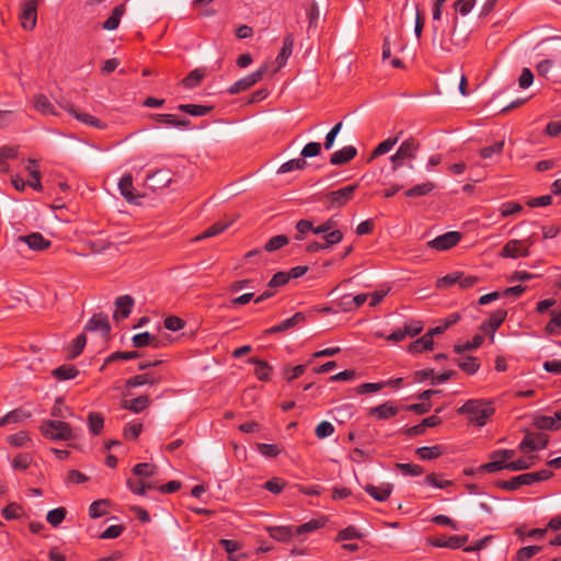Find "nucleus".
Here are the masks:
<instances>
[{
    "label": "nucleus",
    "instance_id": "6e6d98bb",
    "mask_svg": "<svg viewBox=\"0 0 561 561\" xmlns=\"http://www.w3.org/2000/svg\"><path fill=\"white\" fill-rule=\"evenodd\" d=\"M503 147H504V141L503 140L495 141L491 146L483 147L480 150V157L482 159H490L494 154H501L502 151H503Z\"/></svg>",
    "mask_w": 561,
    "mask_h": 561
},
{
    "label": "nucleus",
    "instance_id": "79ce46f5",
    "mask_svg": "<svg viewBox=\"0 0 561 561\" xmlns=\"http://www.w3.org/2000/svg\"><path fill=\"white\" fill-rule=\"evenodd\" d=\"M307 167V161L304 158L291 159L285 163H283L277 173L284 174L295 170H304Z\"/></svg>",
    "mask_w": 561,
    "mask_h": 561
},
{
    "label": "nucleus",
    "instance_id": "aec40b11",
    "mask_svg": "<svg viewBox=\"0 0 561 561\" xmlns=\"http://www.w3.org/2000/svg\"><path fill=\"white\" fill-rule=\"evenodd\" d=\"M171 171L169 169H160L147 176L148 186L152 190H160L171 183Z\"/></svg>",
    "mask_w": 561,
    "mask_h": 561
},
{
    "label": "nucleus",
    "instance_id": "6e6552de",
    "mask_svg": "<svg viewBox=\"0 0 561 561\" xmlns=\"http://www.w3.org/2000/svg\"><path fill=\"white\" fill-rule=\"evenodd\" d=\"M462 234L458 231H448L444 234L436 237L435 239L427 242V245L431 249H435L437 251H446L459 243Z\"/></svg>",
    "mask_w": 561,
    "mask_h": 561
},
{
    "label": "nucleus",
    "instance_id": "603ef678",
    "mask_svg": "<svg viewBox=\"0 0 561 561\" xmlns=\"http://www.w3.org/2000/svg\"><path fill=\"white\" fill-rule=\"evenodd\" d=\"M458 366L467 374L473 375L480 367L479 359L477 357L468 356L461 358L458 362Z\"/></svg>",
    "mask_w": 561,
    "mask_h": 561
},
{
    "label": "nucleus",
    "instance_id": "72a5a7b5",
    "mask_svg": "<svg viewBox=\"0 0 561 561\" xmlns=\"http://www.w3.org/2000/svg\"><path fill=\"white\" fill-rule=\"evenodd\" d=\"M178 110L192 116H205L213 111V106L202 104H180Z\"/></svg>",
    "mask_w": 561,
    "mask_h": 561
},
{
    "label": "nucleus",
    "instance_id": "f8f14e48",
    "mask_svg": "<svg viewBox=\"0 0 561 561\" xmlns=\"http://www.w3.org/2000/svg\"><path fill=\"white\" fill-rule=\"evenodd\" d=\"M84 330L90 332L100 331L102 336L107 337L111 333V324L107 316L104 313L93 314L87 322Z\"/></svg>",
    "mask_w": 561,
    "mask_h": 561
},
{
    "label": "nucleus",
    "instance_id": "37998d69",
    "mask_svg": "<svg viewBox=\"0 0 561 561\" xmlns=\"http://www.w3.org/2000/svg\"><path fill=\"white\" fill-rule=\"evenodd\" d=\"M110 502L107 500H98L90 504L89 515L91 518H99L107 513V506Z\"/></svg>",
    "mask_w": 561,
    "mask_h": 561
},
{
    "label": "nucleus",
    "instance_id": "338daca9",
    "mask_svg": "<svg viewBox=\"0 0 561 561\" xmlns=\"http://www.w3.org/2000/svg\"><path fill=\"white\" fill-rule=\"evenodd\" d=\"M23 512L22 506L16 503H10L2 510V515L5 519H18Z\"/></svg>",
    "mask_w": 561,
    "mask_h": 561
},
{
    "label": "nucleus",
    "instance_id": "bf43d9fd",
    "mask_svg": "<svg viewBox=\"0 0 561 561\" xmlns=\"http://www.w3.org/2000/svg\"><path fill=\"white\" fill-rule=\"evenodd\" d=\"M324 248L328 250L332 245L340 243L343 240V233L339 229H332L323 234Z\"/></svg>",
    "mask_w": 561,
    "mask_h": 561
},
{
    "label": "nucleus",
    "instance_id": "49530a36",
    "mask_svg": "<svg viewBox=\"0 0 561 561\" xmlns=\"http://www.w3.org/2000/svg\"><path fill=\"white\" fill-rule=\"evenodd\" d=\"M363 534L355 527V526H348L344 529H341L335 540L336 541H346V540H353V539H362Z\"/></svg>",
    "mask_w": 561,
    "mask_h": 561
},
{
    "label": "nucleus",
    "instance_id": "052dcab7",
    "mask_svg": "<svg viewBox=\"0 0 561 561\" xmlns=\"http://www.w3.org/2000/svg\"><path fill=\"white\" fill-rule=\"evenodd\" d=\"M66 513L67 512L64 507L54 508L47 513V522L53 527H57L65 519Z\"/></svg>",
    "mask_w": 561,
    "mask_h": 561
},
{
    "label": "nucleus",
    "instance_id": "09e8293b",
    "mask_svg": "<svg viewBox=\"0 0 561 561\" xmlns=\"http://www.w3.org/2000/svg\"><path fill=\"white\" fill-rule=\"evenodd\" d=\"M205 77V72L201 69L191 71L182 81L185 88L192 89L198 85Z\"/></svg>",
    "mask_w": 561,
    "mask_h": 561
},
{
    "label": "nucleus",
    "instance_id": "4be33fe9",
    "mask_svg": "<svg viewBox=\"0 0 561 561\" xmlns=\"http://www.w3.org/2000/svg\"><path fill=\"white\" fill-rule=\"evenodd\" d=\"M356 154L357 150L354 146H345L331 154L330 163L333 165H343L353 160Z\"/></svg>",
    "mask_w": 561,
    "mask_h": 561
},
{
    "label": "nucleus",
    "instance_id": "774afa93",
    "mask_svg": "<svg viewBox=\"0 0 561 561\" xmlns=\"http://www.w3.org/2000/svg\"><path fill=\"white\" fill-rule=\"evenodd\" d=\"M7 440L10 445L14 447H23L30 440V436L27 432L21 431L15 434L9 435Z\"/></svg>",
    "mask_w": 561,
    "mask_h": 561
},
{
    "label": "nucleus",
    "instance_id": "2f4dec72",
    "mask_svg": "<svg viewBox=\"0 0 561 561\" xmlns=\"http://www.w3.org/2000/svg\"><path fill=\"white\" fill-rule=\"evenodd\" d=\"M51 375L59 381L70 380L79 375L76 366L70 364L61 365L51 371Z\"/></svg>",
    "mask_w": 561,
    "mask_h": 561
},
{
    "label": "nucleus",
    "instance_id": "0e129e2a",
    "mask_svg": "<svg viewBox=\"0 0 561 561\" xmlns=\"http://www.w3.org/2000/svg\"><path fill=\"white\" fill-rule=\"evenodd\" d=\"M87 344V337L84 334H80L78 335L75 340H73V343L70 347V351H69V357L70 358H76L77 356H79L84 346Z\"/></svg>",
    "mask_w": 561,
    "mask_h": 561
},
{
    "label": "nucleus",
    "instance_id": "1a4fd4ad",
    "mask_svg": "<svg viewBox=\"0 0 561 561\" xmlns=\"http://www.w3.org/2000/svg\"><path fill=\"white\" fill-rule=\"evenodd\" d=\"M37 7L38 0H26L23 3L20 19L24 30L31 31L36 26Z\"/></svg>",
    "mask_w": 561,
    "mask_h": 561
},
{
    "label": "nucleus",
    "instance_id": "0eeeda50",
    "mask_svg": "<svg viewBox=\"0 0 561 561\" xmlns=\"http://www.w3.org/2000/svg\"><path fill=\"white\" fill-rule=\"evenodd\" d=\"M266 71H267V66H262L256 71L248 75L247 77H244V78L236 81L233 84H231L228 88V92L233 95V94L243 92L245 90H249L250 88H252L255 83H257L263 78V76L266 73Z\"/></svg>",
    "mask_w": 561,
    "mask_h": 561
},
{
    "label": "nucleus",
    "instance_id": "473e14b6",
    "mask_svg": "<svg viewBox=\"0 0 561 561\" xmlns=\"http://www.w3.org/2000/svg\"><path fill=\"white\" fill-rule=\"evenodd\" d=\"M434 341L431 339V334H424L420 339L415 340L409 345V352L413 354L422 353L424 351L432 350Z\"/></svg>",
    "mask_w": 561,
    "mask_h": 561
},
{
    "label": "nucleus",
    "instance_id": "b1692460",
    "mask_svg": "<svg viewBox=\"0 0 561 561\" xmlns=\"http://www.w3.org/2000/svg\"><path fill=\"white\" fill-rule=\"evenodd\" d=\"M305 320V314L301 312H296L293 317L283 320L278 324L270 328L266 333L267 334H275L279 332H285L294 327H296L298 323L302 322Z\"/></svg>",
    "mask_w": 561,
    "mask_h": 561
},
{
    "label": "nucleus",
    "instance_id": "ea45409f",
    "mask_svg": "<svg viewBox=\"0 0 561 561\" xmlns=\"http://www.w3.org/2000/svg\"><path fill=\"white\" fill-rule=\"evenodd\" d=\"M127 486L137 495H145L148 490L156 488L151 482H146L141 478L138 480L128 479Z\"/></svg>",
    "mask_w": 561,
    "mask_h": 561
},
{
    "label": "nucleus",
    "instance_id": "e2e57ef3",
    "mask_svg": "<svg viewBox=\"0 0 561 561\" xmlns=\"http://www.w3.org/2000/svg\"><path fill=\"white\" fill-rule=\"evenodd\" d=\"M288 243V238L284 234H278V236H275L273 238H271L264 249L267 251V252H273L275 250H278L280 249L282 247L286 245Z\"/></svg>",
    "mask_w": 561,
    "mask_h": 561
},
{
    "label": "nucleus",
    "instance_id": "393cba45",
    "mask_svg": "<svg viewBox=\"0 0 561 561\" xmlns=\"http://www.w3.org/2000/svg\"><path fill=\"white\" fill-rule=\"evenodd\" d=\"M133 344L136 347H146L151 346L153 348H159L162 345V342L154 335L149 332L138 333L133 336Z\"/></svg>",
    "mask_w": 561,
    "mask_h": 561
},
{
    "label": "nucleus",
    "instance_id": "8fccbe9b",
    "mask_svg": "<svg viewBox=\"0 0 561 561\" xmlns=\"http://www.w3.org/2000/svg\"><path fill=\"white\" fill-rule=\"evenodd\" d=\"M32 456L27 453H20L18 454L11 465L14 470H26L32 463Z\"/></svg>",
    "mask_w": 561,
    "mask_h": 561
},
{
    "label": "nucleus",
    "instance_id": "c03bdc74",
    "mask_svg": "<svg viewBox=\"0 0 561 561\" xmlns=\"http://www.w3.org/2000/svg\"><path fill=\"white\" fill-rule=\"evenodd\" d=\"M435 185L432 182H425L422 184H417L405 191L404 195L407 197H417L424 196L434 190Z\"/></svg>",
    "mask_w": 561,
    "mask_h": 561
},
{
    "label": "nucleus",
    "instance_id": "f03ea898",
    "mask_svg": "<svg viewBox=\"0 0 561 561\" xmlns=\"http://www.w3.org/2000/svg\"><path fill=\"white\" fill-rule=\"evenodd\" d=\"M552 471L548 469H542L537 472H528L523 473L516 477H513L510 480H502L497 482V486L506 490V491H516L522 485H531L536 482L546 481L551 478Z\"/></svg>",
    "mask_w": 561,
    "mask_h": 561
},
{
    "label": "nucleus",
    "instance_id": "c85d7f7f",
    "mask_svg": "<svg viewBox=\"0 0 561 561\" xmlns=\"http://www.w3.org/2000/svg\"><path fill=\"white\" fill-rule=\"evenodd\" d=\"M268 535L277 540L286 542L291 539L295 535L294 526H274L268 528Z\"/></svg>",
    "mask_w": 561,
    "mask_h": 561
},
{
    "label": "nucleus",
    "instance_id": "423d86ee",
    "mask_svg": "<svg viewBox=\"0 0 561 561\" xmlns=\"http://www.w3.org/2000/svg\"><path fill=\"white\" fill-rule=\"evenodd\" d=\"M357 188V184H352L327 193L323 198L328 203V208H341L345 206L353 197Z\"/></svg>",
    "mask_w": 561,
    "mask_h": 561
},
{
    "label": "nucleus",
    "instance_id": "13d9d810",
    "mask_svg": "<svg viewBox=\"0 0 561 561\" xmlns=\"http://www.w3.org/2000/svg\"><path fill=\"white\" fill-rule=\"evenodd\" d=\"M423 322L420 320H409L404 322L403 330L407 336L414 337L423 331Z\"/></svg>",
    "mask_w": 561,
    "mask_h": 561
},
{
    "label": "nucleus",
    "instance_id": "f704fd0d",
    "mask_svg": "<svg viewBox=\"0 0 561 561\" xmlns=\"http://www.w3.org/2000/svg\"><path fill=\"white\" fill-rule=\"evenodd\" d=\"M125 12V7L123 4L117 5L113 9L112 14L106 19L103 23L102 27L107 31H114L118 27L121 18Z\"/></svg>",
    "mask_w": 561,
    "mask_h": 561
},
{
    "label": "nucleus",
    "instance_id": "c9c22d12",
    "mask_svg": "<svg viewBox=\"0 0 561 561\" xmlns=\"http://www.w3.org/2000/svg\"><path fill=\"white\" fill-rule=\"evenodd\" d=\"M88 427L93 435H99L104 427V416L100 412L92 411L88 414Z\"/></svg>",
    "mask_w": 561,
    "mask_h": 561
},
{
    "label": "nucleus",
    "instance_id": "3c124183",
    "mask_svg": "<svg viewBox=\"0 0 561 561\" xmlns=\"http://www.w3.org/2000/svg\"><path fill=\"white\" fill-rule=\"evenodd\" d=\"M30 414L24 413L22 410H13L0 417V427L11 423L21 422L23 419L28 417Z\"/></svg>",
    "mask_w": 561,
    "mask_h": 561
},
{
    "label": "nucleus",
    "instance_id": "7c9ffc66",
    "mask_svg": "<svg viewBox=\"0 0 561 561\" xmlns=\"http://www.w3.org/2000/svg\"><path fill=\"white\" fill-rule=\"evenodd\" d=\"M34 107L43 115H57L55 106L44 94H36L34 96Z\"/></svg>",
    "mask_w": 561,
    "mask_h": 561
},
{
    "label": "nucleus",
    "instance_id": "9d476101",
    "mask_svg": "<svg viewBox=\"0 0 561 561\" xmlns=\"http://www.w3.org/2000/svg\"><path fill=\"white\" fill-rule=\"evenodd\" d=\"M468 541V536H446L427 538V542L437 548L459 549Z\"/></svg>",
    "mask_w": 561,
    "mask_h": 561
},
{
    "label": "nucleus",
    "instance_id": "9b49d317",
    "mask_svg": "<svg viewBox=\"0 0 561 561\" xmlns=\"http://www.w3.org/2000/svg\"><path fill=\"white\" fill-rule=\"evenodd\" d=\"M548 437L542 433H526L524 439L520 442L518 448L520 451L539 450L547 446Z\"/></svg>",
    "mask_w": 561,
    "mask_h": 561
},
{
    "label": "nucleus",
    "instance_id": "69168bd1",
    "mask_svg": "<svg viewBox=\"0 0 561 561\" xmlns=\"http://www.w3.org/2000/svg\"><path fill=\"white\" fill-rule=\"evenodd\" d=\"M461 277V272L450 273L442 278L437 279L436 286L437 288H448L455 284H458L459 278Z\"/></svg>",
    "mask_w": 561,
    "mask_h": 561
},
{
    "label": "nucleus",
    "instance_id": "dca6fc26",
    "mask_svg": "<svg viewBox=\"0 0 561 561\" xmlns=\"http://www.w3.org/2000/svg\"><path fill=\"white\" fill-rule=\"evenodd\" d=\"M134 302V298L129 295L119 296L115 300L116 310L114 311L113 318L117 321L128 318L131 313Z\"/></svg>",
    "mask_w": 561,
    "mask_h": 561
},
{
    "label": "nucleus",
    "instance_id": "7ed1b4c3",
    "mask_svg": "<svg viewBox=\"0 0 561 561\" xmlns=\"http://www.w3.org/2000/svg\"><path fill=\"white\" fill-rule=\"evenodd\" d=\"M42 434L53 440H69L75 437L70 425L62 421H44L41 425Z\"/></svg>",
    "mask_w": 561,
    "mask_h": 561
},
{
    "label": "nucleus",
    "instance_id": "6ab92c4d",
    "mask_svg": "<svg viewBox=\"0 0 561 561\" xmlns=\"http://www.w3.org/2000/svg\"><path fill=\"white\" fill-rule=\"evenodd\" d=\"M364 490L376 501L385 502L392 493L393 485L389 482H383L379 485L366 484Z\"/></svg>",
    "mask_w": 561,
    "mask_h": 561
},
{
    "label": "nucleus",
    "instance_id": "cd10ccee",
    "mask_svg": "<svg viewBox=\"0 0 561 561\" xmlns=\"http://www.w3.org/2000/svg\"><path fill=\"white\" fill-rule=\"evenodd\" d=\"M535 425L539 430L558 431L561 427V421L553 415H540L535 419Z\"/></svg>",
    "mask_w": 561,
    "mask_h": 561
},
{
    "label": "nucleus",
    "instance_id": "f3484780",
    "mask_svg": "<svg viewBox=\"0 0 561 561\" xmlns=\"http://www.w3.org/2000/svg\"><path fill=\"white\" fill-rule=\"evenodd\" d=\"M399 413V408L391 401L370 408L368 415L377 420H389Z\"/></svg>",
    "mask_w": 561,
    "mask_h": 561
},
{
    "label": "nucleus",
    "instance_id": "e433bc0d",
    "mask_svg": "<svg viewBox=\"0 0 561 561\" xmlns=\"http://www.w3.org/2000/svg\"><path fill=\"white\" fill-rule=\"evenodd\" d=\"M249 363L255 365L254 374L260 380L267 381L270 379L272 367L266 362L252 357Z\"/></svg>",
    "mask_w": 561,
    "mask_h": 561
},
{
    "label": "nucleus",
    "instance_id": "864d4df0",
    "mask_svg": "<svg viewBox=\"0 0 561 561\" xmlns=\"http://www.w3.org/2000/svg\"><path fill=\"white\" fill-rule=\"evenodd\" d=\"M118 187H119V191L122 193V195L127 199V201H133L134 199V194H133V178L131 175H125L123 176L121 180H119V183H118Z\"/></svg>",
    "mask_w": 561,
    "mask_h": 561
},
{
    "label": "nucleus",
    "instance_id": "c756f323",
    "mask_svg": "<svg viewBox=\"0 0 561 561\" xmlns=\"http://www.w3.org/2000/svg\"><path fill=\"white\" fill-rule=\"evenodd\" d=\"M445 451L442 445L423 446L415 450L416 456L422 460H433L440 457Z\"/></svg>",
    "mask_w": 561,
    "mask_h": 561
},
{
    "label": "nucleus",
    "instance_id": "5fc2aeb1",
    "mask_svg": "<svg viewBox=\"0 0 561 561\" xmlns=\"http://www.w3.org/2000/svg\"><path fill=\"white\" fill-rule=\"evenodd\" d=\"M229 227V224L215 222L210 227H208L204 232L195 238V240H202L210 237H215L222 231H225Z\"/></svg>",
    "mask_w": 561,
    "mask_h": 561
},
{
    "label": "nucleus",
    "instance_id": "a878e982",
    "mask_svg": "<svg viewBox=\"0 0 561 561\" xmlns=\"http://www.w3.org/2000/svg\"><path fill=\"white\" fill-rule=\"evenodd\" d=\"M402 131H399L394 137H389L381 141L371 152L368 162L376 159L379 156L388 153L399 141Z\"/></svg>",
    "mask_w": 561,
    "mask_h": 561
},
{
    "label": "nucleus",
    "instance_id": "58836bf2",
    "mask_svg": "<svg viewBox=\"0 0 561 561\" xmlns=\"http://www.w3.org/2000/svg\"><path fill=\"white\" fill-rule=\"evenodd\" d=\"M490 461L486 463H483L480 467L481 471L484 472H497L500 470L506 469V466L508 462H504V460L501 457H495V451H493L490 455Z\"/></svg>",
    "mask_w": 561,
    "mask_h": 561
},
{
    "label": "nucleus",
    "instance_id": "a19ab883",
    "mask_svg": "<svg viewBox=\"0 0 561 561\" xmlns=\"http://www.w3.org/2000/svg\"><path fill=\"white\" fill-rule=\"evenodd\" d=\"M535 459V456H528L519 458L517 460L510 461L506 466V469L511 471L527 470L534 466Z\"/></svg>",
    "mask_w": 561,
    "mask_h": 561
},
{
    "label": "nucleus",
    "instance_id": "a18cd8bd",
    "mask_svg": "<svg viewBox=\"0 0 561 561\" xmlns=\"http://www.w3.org/2000/svg\"><path fill=\"white\" fill-rule=\"evenodd\" d=\"M324 526V522L323 520H320V519H311L302 525H299V526H294L295 528V535L296 536H299V535H304V534H309V533H312V531H316L317 529L321 528Z\"/></svg>",
    "mask_w": 561,
    "mask_h": 561
},
{
    "label": "nucleus",
    "instance_id": "2eb2a0df",
    "mask_svg": "<svg viewBox=\"0 0 561 561\" xmlns=\"http://www.w3.org/2000/svg\"><path fill=\"white\" fill-rule=\"evenodd\" d=\"M506 316H507V311L505 309H497L496 311H494L489 320L486 322H483L481 325H480V329L483 331V332H488L490 331L491 333V341L493 342L494 341V333L495 331L502 325V323L505 321L506 319Z\"/></svg>",
    "mask_w": 561,
    "mask_h": 561
},
{
    "label": "nucleus",
    "instance_id": "412c9836",
    "mask_svg": "<svg viewBox=\"0 0 561 561\" xmlns=\"http://www.w3.org/2000/svg\"><path fill=\"white\" fill-rule=\"evenodd\" d=\"M150 117L159 124H163V125L180 128V129H186L191 125L190 119H187V118L179 119V118H176L175 115H172V114H151Z\"/></svg>",
    "mask_w": 561,
    "mask_h": 561
},
{
    "label": "nucleus",
    "instance_id": "4468645a",
    "mask_svg": "<svg viewBox=\"0 0 561 561\" xmlns=\"http://www.w3.org/2000/svg\"><path fill=\"white\" fill-rule=\"evenodd\" d=\"M537 71L540 76L546 77L553 82H561V64L553 65L549 59L541 60L537 65Z\"/></svg>",
    "mask_w": 561,
    "mask_h": 561
},
{
    "label": "nucleus",
    "instance_id": "bb28decb",
    "mask_svg": "<svg viewBox=\"0 0 561 561\" xmlns=\"http://www.w3.org/2000/svg\"><path fill=\"white\" fill-rule=\"evenodd\" d=\"M150 403L151 400L148 396H139L138 398L131 400H124L122 407L134 413H140L146 410Z\"/></svg>",
    "mask_w": 561,
    "mask_h": 561
},
{
    "label": "nucleus",
    "instance_id": "ddd939ff",
    "mask_svg": "<svg viewBox=\"0 0 561 561\" xmlns=\"http://www.w3.org/2000/svg\"><path fill=\"white\" fill-rule=\"evenodd\" d=\"M65 110L71 116H73L76 119H78L79 122H81L84 125L94 127L96 129H105L107 126L106 123L102 122L101 119L96 118L95 116L90 115L88 113H82V112L77 111V108L71 104L66 105Z\"/></svg>",
    "mask_w": 561,
    "mask_h": 561
},
{
    "label": "nucleus",
    "instance_id": "680f3d73",
    "mask_svg": "<svg viewBox=\"0 0 561 561\" xmlns=\"http://www.w3.org/2000/svg\"><path fill=\"white\" fill-rule=\"evenodd\" d=\"M541 551V547L539 546H527L523 547L517 551L516 560L517 561H528L538 552Z\"/></svg>",
    "mask_w": 561,
    "mask_h": 561
},
{
    "label": "nucleus",
    "instance_id": "a211bd4d",
    "mask_svg": "<svg viewBox=\"0 0 561 561\" xmlns=\"http://www.w3.org/2000/svg\"><path fill=\"white\" fill-rule=\"evenodd\" d=\"M18 242L28 245L31 250L43 251L50 247L51 242L46 240L39 232H33L27 236L18 237Z\"/></svg>",
    "mask_w": 561,
    "mask_h": 561
},
{
    "label": "nucleus",
    "instance_id": "20e7f679",
    "mask_svg": "<svg viewBox=\"0 0 561 561\" xmlns=\"http://www.w3.org/2000/svg\"><path fill=\"white\" fill-rule=\"evenodd\" d=\"M534 244L531 237L523 240L512 239L505 243L500 252L503 259L527 257L530 254V247Z\"/></svg>",
    "mask_w": 561,
    "mask_h": 561
},
{
    "label": "nucleus",
    "instance_id": "4c0bfd02",
    "mask_svg": "<svg viewBox=\"0 0 561 561\" xmlns=\"http://www.w3.org/2000/svg\"><path fill=\"white\" fill-rule=\"evenodd\" d=\"M294 47V37L291 34H287L284 38L283 47L276 58L278 66L282 67L285 65L287 58L291 55Z\"/></svg>",
    "mask_w": 561,
    "mask_h": 561
},
{
    "label": "nucleus",
    "instance_id": "39448f33",
    "mask_svg": "<svg viewBox=\"0 0 561 561\" xmlns=\"http://www.w3.org/2000/svg\"><path fill=\"white\" fill-rule=\"evenodd\" d=\"M419 148L420 144L412 137L402 141L397 152L390 157L392 170H398L404 164L405 160L414 159Z\"/></svg>",
    "mask_w": 561,
    "mask_h": 561
},
{
    "label": "nucleus",
    "instance_id": "f257e3e1",
    "mask_svg": "<svg viewBox=\"0 0 561 561\" xmlns=\"http://www.w3.org/2000/svg\"><path fill=\"white\" fill-rule=\"evenodd\" d=\"M494 412L495 410L490 402L478 399L468 400L458 409V413L468 415L470 423L476 426L485 425L488 419Z\"/></svg>",
    "mask_w": 561,
    "mask_h": 561
},
{
    "label": "nucleus",
    "instance_id": "4d7b16f0",
    "mask_svg": "<svg viewBox=\"0 0 561 561\" xmlns=\"http://www.w3.org/2000/svg\"><path fill=\"white\" fill-rule=\"evenodd\" d=\"M483 335L476 334L471 341H468L467 343L461 345H455L454 350L457 354H461L465 351L476 350L483 343Z\"/></svg>",
    "mask_w": 561,
    "mask_h": 561
},
{
    "label": "nucleus",
    "instance_id": "de8ad7c7",
    "mask_svg": "<svg viewBox=\"0 0 561 561\" xmlns=\"http://www.w3.org/2000/svg\"><path fill=\"white\" fill-rule=\"evenodd\" d=\"M157 471V467L152 463L140 462L133 468V473L139 478L152 477Z\"/></svg>",
    "mask_w": 561,
    "mask_h": 561
},
{
    "label": "nucleus",
    "instance_id": "5701e85b",
    "mask_svg": "<svg viewBox=\"0 0 561 561\" xmlns=\"http://www.w3.org/2000/svg\"><path fill=\"white\" fill-rule=\"evenodd\" d=\"M161 381V376L152 373H146L134 376L126 380L127 388H136L144 385H156Z\"/></svg>",
    "mask_w": 561,
    "mask_h": 561
}]
</instances>
